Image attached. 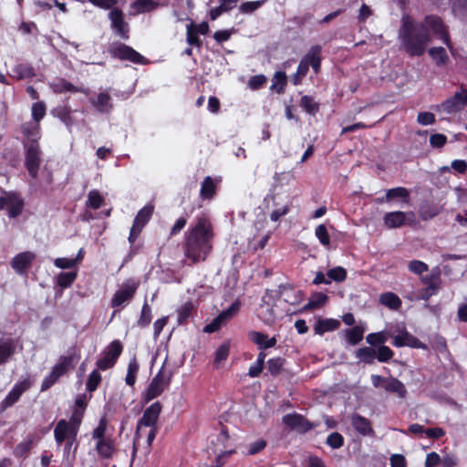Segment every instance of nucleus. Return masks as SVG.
I'll list each match as a JSON object with an SVG mask.
<instances>
[{"mask_svg": "<svg viewBox=\"0 0 467 467\" xmlns=\"http://www.w3.org/2000/svg\"><path fill=\"white\" fill-rule=\"evenodd\" d=\"M327 275L328 280L336 282H343L346 280L348 273L347 270L342 266H337L327 271Z\"/></svg>", "mask_w": 467, "mask_h": 467, "instance_id": "obj_51", "label": "nucleus"}, {"mask_svg": "<svg viewBox=\"0 0 467 467\" xmlns=\"http://www.w3.org/2000/svg\"><path fill=\"white\" fill-rule=\"evenodd\" d=\"M151 307L147 301H145L141 308L140 316L137 321L138 327L141 328L148 327L151 322Z\"/></svg>", "mask_w": 467, "mask_h": 467, "instance_id": "obj_42", "label": "nucleus"}, {"mask_svg": "<svg viewBox=\"0 0 467 467\" xmlns=\"http://www.w3.org/2000/svg\"><path fill=\"white\" fill-rule=\"evenodd\" d=\"M285 363V359L282 357L272 358L267 360L266 368L273 377H276L282 372Z\"/></svg>", "mask_w": 467, "mask_h": 467, "instance_id": "obj_37", "label": "nucleus"}, {"mask_svg": "<svg viewBox=\"0 0 467 467\" xmlns=\"http://www.w3.org/2000/svg\"><path fill=\"white\" fill-rule=\"evenodd\" d=\"M41 119H32V120L22 125V133L25 137L23 145L26 144H39L41 139L40 124Z\"/></svg>", "mask_w": 467, "mask_h": 467, "instance_id": "obj_19", "label": "nucleus"}, {"mask_svg": "<svg viewBox=\"0 0 467 467\" xmlns=\"http://www.w3.org/2000/svg\"><path fill=\"white\" fill-rule=\"evenodd\" d=\"M159 4L153 0H136L133 6L139 13H146L155 10Z\"/></svg>", "mask_w": 467, "mask_h": 467, "instance_id": "obj_49", "label": "nucleus"}, {"mask_svg": "<svg viewBox=\"0 0 467 467\" xmlns=\"http://www.w3.org/2000/svg\"><path fill=\"white\" fill-rule=\"evenodd\" d=\"M50 87L55 93H65V92L82 93V94H85L86 96H88L90 93V90L88 88H85L83 86H81V87L75 86L71 82L67 81L65 78L57 79L56 81H54L50 84Z\"/></svg>", "mask_w": 467, "mask_h": 467, "instance_id": "obj_20", "label": "nucleus"}, {"mask_svg": "<svg viewBox=\"0 0 467 467\" xmlns=\"http://www.w3.org/2000/svg\"><path fill=\"white\" fill-rule=\"evenodd\" d=\"M152 213H153V206L146 205L138 212L133 222L137 224L145 226L148 223V222L150 220Z\"/></svg>", "mask_w": 467, "mask_h": 467, "instance_id": "obj_41", "label": "nucleus"}, {"mask_svg": "<svg viewBox=\"0 0 467 467\" xmlns=\"http://www.w3.org/2000/svg\"><path fill=\"white\" fill-rule=\"evenodd\" d=\"M216 192L217 183L215 180L211 176H206L201 184L200 197L202 200L211 201L216 195Z\"/></svg>", "mask_w": 467, "mask_h": 467, "instance_id": "obj_25", "label": "nucleus"}, {"mask_svg": "<svg viewBox=\"0 0 467 467\" xmlns=\"http://www.w3.org/2000/svg\"><path fill=\"white\" fill-rule=\"evenodd\" d=\"M16 350V342L14 338L0 339V366L9 362Z\"/></svg>", "mask_w": 467, "mask_h": 467, "instance_id": "obj_22", "label": "nucleus"}, {"mask_svg": "<svg viewBox=\"0 0 467 467\" xmlns=\"http://www.w3.org/2000/svg\"><path fill=\"white\" fill-rule=\"evenodd\" d=\"M420 282L425 285L419 295V299L428 301L431 296L438 294L441 285L440 275H426L420 277Z\"/></svg>", "mask_w": 467, "mask_h": 467, "instance_id": "obj_15", "label": "nucleus"}, {"mask_svg": "<svg viewBox=\"0 0 467 467\" xmlns=\"http://www.w3.org/2000/svg\"><path fill=\"white\" fill-rule=\"evenodd\" d=\"M234 453H235V450H229L221 452L216 456L214 464H213L211 467H223L228 461L229 457Z\"/></svg>", "mask_w": 467, "mask_h": 467, "instance_id": "obj_64", "label": "nucleus"}, {"mask_svg": "<svg viewBox=\"0 0 467 467\" xmlns=\"http://www.w3.org/2000/svg\"><path fill=\"white\" fill-rule=\"evenodd\" d=\"M282 420L286 427L292 430H296L302 420V414L296 412L288 413L283 417Z\"/></svg>", "mask_w": 467, "mask_h": 467, "instance_id": "obj_52", "label": "nucleus"}, {"mask_svg": "<svg viewBox=\"0 0 467 467\" xmlns=\"http://www.w3.org/2000/svg\"><path fill=\"white\" fill-rule=\"evenodd\" d=\"M31 386L32 381L29 379H24L23 380L15 384L5 398L1 401L0 410L4 411L6 409L12 407L19 400L22 394L31 388Z\"/></svg>", "mask_w": 467, "mask_h": 467, "instance_id": "obj_13", "label": "nucleus"}, {"mask_svg": "<svg viewBox=\"0 0 467 467\" xmlns=\"http://www.w3.org/2000/svg\"><path fill=\"white\" fill-rule=\"evenodd\" d=\"M171 382V373L166 377L164 368L157 372V374L150 380L148 388L146 389L142 400L144 403H149L150 400L161 396L163 391L170 386Z\"/></svg>", "mask_w": 467, "mask_h": 467, "instance_id": "obj_6", "label": "nucleus"}, {"mask_svg": "<svg viewBox=\"0 0 467 467\" xmlns=\"http://www.w3.org/2000/svg\"><path fill=\"white\" fill-rule=\"evenodd\" d=\"M139 286V281H135L134 279L131 278L126 280L121 285V286L113 294V296L110 300V306L112 308H123L133 299Z\"/></svg>", "mask_w": 467, "mask_h": 467, "instance_id": "obj_7", "label": "nucleus"}, {"mask_svg": "<svg viewBox=\"0 0 467 467\" xmlns=\"http://www.w3.org/2000/svg\"><path fill=\"white\" fill-rule=\"evenodd\" d=\"M230 354V342L224 341L223 344L219 346V348L216 349L214 353V358H213V368H219L222 362L225 361Z\"/></svg>", "mask_w": 467, "mask_h": 467, "instance_id": "obj_31", "label": "nucleus"}, {"mask_svg": "<svg viewBox=\"0 0 467 467\" xmlns=\"http://www.w3.org/2000/svg\"><path fill=\"white\" fill-rule=\"evenodd\" d=\"M392 345L396 348L410 347L412 348L427 349V345L410 334L405 327L394 337Z\"/></svg>", "mask_w": 467, "mask_h": 467, "instance_id": "obj_16", "label": "nucleus"}, {"mask_svg": "<svg viewBox=\"0 0 467 467\" xmlns=\"http://www.w3.org/2000/svg\"><path fill=\"white\" fill-rule=\"evenodd\" d=\"M407 214L401 211L389 212L383 217L384 224L389 229L400 228L406 223Z\"/></svg>", "mask_w": 467, "mask_h": 467, "instance_id": "obj_24", "label": "nucleus"}, {"mask_svg": "<svg viewBox=\"0 0 467 467\" xmlns=\"http://www.w3.org/2000/svg\"><path fill=\"white\" fill-rule=\"evenodd\" d=\"M104 202L103 196L97 190H92L88 192L87 206L93 210L99 209Z\"/></svg>", "mask_w": 467, "mask_h": 467, "instance_id": "obj_43", "label": "nucleus"}, {"mask_svg": "<svg viewBox=\"0 0 467 467\" xmlns=\"http://www.w3.org/2000/svg\"><path fill=\"white\" fill-rule=\"evenodd\" d=\"M123 351V345L119 339H115L108 346L102 358L96 362L98 369L107 370L117 363Z\"/></svg>", "mask_w": 467, "mask_h": 467, "instance_id": "obj_11", "label": "nucleus"}, {"mask_svg": "<svg viewBox=\"0 0 467 467\" xmlns=\"http://www.w3.org/2000/svg\"><path fill=\"white\" fill-rule=\"evenodd\" d=\"M107 427L108 421L105 417H102L99 425L92 431V439L97 440V441L107 439L108 437L105 436Z\"/></svg>", "mask_w": 467, "mask_h": 467, "instance_id": "obj_54", "label": "nucleus"}, {"mask_svg": "<svg viewBox=\"0 0 467 467\" xmlns=\"http://www.w3.org/2000/svg\"><path fill=\"white\" fill-rule=\"evenodd\" d=\"M315 234L321 244H323V245L330 244V236L328 234L327 227L324 224H319L316 228Z\"/></svg>", "mask_w": 467, "mask_h": 467, "instance_id": "obj_61", "label": "nucleus"}, {"mask_svg": "<svg viewBox=\"0 0 467 467\" xmlns=\"http://www.w3.org/2000/svg\"><path fill=\"white\" fill-rule=\"evenodd\" d=\"M327 300V296L324 293H316L309 299L308 303L305 306V309H315L320 307Z\"/></svg>", "mask_w": 467, "mask_h": 467, "instance_id": "obj_47", "label": "nucleus"}, {"mask_svg": "<svg viewBox=\"0 0 467 467\" xmlns=\"http://www.w3.org/2000/svg\"><path fill=\"white\" fill-rule=\"evenodd\" d=\"M162 410L160 401L153 402L144 411L137 422L135 436L138 437L142 427H158L157 423Z\"/></svg>", "mask_w": 467, "mask_h": 467, "instance_id": "obj_12", "label": "nucleus"}, {"mask_svg": "<svg viewBox=\"0 0 467 467\" xmlns=\"http://www.w3.org/2000/svg\"><path fill=\"white\" fill-rule=\"evenodd\" d=\"M388 339L389 335L386 331L370 333L366 337V341L371 348L384 346Z\"/></svg>", "mask_w": 467, "mask_h": 467, "instance_id": "obj_38", "label": "nucleus"}, {"mask_svg": "<svg viewBox=\"0 0 467 467\" xmlns=\"http://www.w3.org/2000/svg\"><path fill=\"white\" fill-rule=\"evenodd\" d=\"M308 70H309V66L306 63V61H305L304 58L302 57V59L300 60V62L297 66L296 73L294 77V80H293L294 84L295 85L300 84L301 79L306 76Z\"/></svg>", "mask_w": 467, "mask_h": 467, "instance_id": "obj_60", "label": "nucleus"}, {"mask_svg": "<svg viewBox=\"0 0 467 467\" xmlns=\"http://www.w3.org/2000/svg\"><path fill=\"white\" fill-rule=\"evenodd\" d=\"M25 165L29 175L36 179L38 175L40 163L42 161V151L39 144H26Z\"/></svg>", "mask_w": 467, "mask_h": 467, "instance_id": "obj_10", "label": "nucleus"}, {"mask_svg": "<svg viewBox=\"0 0 467 467\" xmlns=\"http://www.w3.org/2000/svg\"><path fill=\"white\" fill-rule=\"evenodd\" d=\"M340 327V322L334 318H319L315 327L314 331L317 335H324L326 332L335 331Z\"/></svg>", "mask_w": 467, "mask_h": 467, "instance_id": "obj_28", "label": "nucleus"}, {"mask_svg": "<svg viewBox=\"0 0 467 467\" xmlns=\"http://www.w3.org/2000/svg\"><path fill=\"white\" fill-rule=\"evenodd\" d=\"M379 302L390 310H399L402 306L401 299L393 292H386L380 295Z\"/></svg>", "mask_w": 467, "mask_h": 467, "instance_id": "obj_30", "label": "nucleus"}, {"mask_svg": "<svg viewBox=\"0 0 467 467\" xmlns=\"http://www.w3.org/2000/svg\"><path fill=\"white\" fill-rule=\"evenodd\" d=\"M440 38L449 48L452 47L448 27L437 15H426L417 21L409 14H403L398 30L400 48L410 57H421L431 42V36Z\"/></svg>", "mask_w": 467, "mask_h": 467, "instance_id": "obj_1", "label": "nucleus"}, {"mask_svg": "<svg viewBox=\"0 0 467 467\" xmlns=\"http://www.w3.org/2000/svg\"><path fill=\"white\" fill-rule=\"evenodd\" d=\"M78 359L79 357H77L75 353L61 356L58 362L52 368L49 374L44 378L40 390L47 391L61 377L75 368Z\"/></svg>", "mask_w": 467, "mask_h": 467, "instance_id": "obj_3", "label": "nucleus"}, {"mask_svg": "<svg viewBox=\"0 0 467 467\" xmlns=\"http://www.w3.org/2000/svg\"><path fill=\"white\" fill-rule=\"evenodd\" d=\"M429 56L438 67L444 66L449 61L447 52L442 47H434L430 48Z\"/></svg>", "mask_w": 467, "mask_h": 467, "instance_id": "obj_34", "label": "nucleus"}, {"mask_svg": "<svg viewBox=\"0 0 467 467\" xmlns=\"http://www.w3.org/2000/svg\"><path fill=\"white\" fill-rule=\"evenodd\" d=\"M84 412L82 410L74 409L69 420H60L57 421L54 430V438L57 444L60 445L64 442L66 432H70L73 436L78 435Z\"/></svg>", "mask_w": 467, "mask_h": 467, "instance_id": "obj_4", "label": "nucleus"}, {"mask_svg": "<svg viewBox=\"0 0 467 467\" xmlns=\"http://www.w3.org/2000/svg\"><path fill=\"white\" fill-rule=\"evenodd\" d=\"M394 356V351L388 346H379L376 349V358L379 362L387 363Z\"/></svg>", "mask_w": 467, "mask_h": 467, "instance_id": "obj_48", "label": "nucleus"}, {"mask_svg": "<svg viewBox=\"0 0 467 467\" xmlns=\"http://www.w3.org/2000/svg\"><path fill=\"white\" fill-rule=\"evenodd\" d=\"M109 18L111 22V28L115 34L123 40L130 38V26L124 19V14L119 8H113L109 14Z\"/></svg>", "mask_w": 467, "mask_h": 467, "instance_id": "obj_14", "label": "nucleus"}, {"mask_svg": "<svg viewBox=\"0 0 467 467\" xmlns=\"http://www.w3.org/2000/svg\"><path fill=\"white\" fill-rule=\"evenodd\" d=\"M266 0L248 1L240 5L239 11L242 14H252L260 8Z\"/></svg>", "mask_w": 467, "mask_h": 467, "instance_id": "obj_56", "label": "nucleus"}, {"mask_svg": "<svg viewBox=\"0 0 467 467\" xmlns=\"http://www.w3.org/2000/svg\"><path fill=\"white\" fill-rule=\"evenodd\" d=\"M78 277L77 271L61 272L57 276V285L63 289L69 288Z\"/></svg>", "mask_w": 467, "mask_h": 467, "instance_id": "obj_36", "label": "nucleus"}, {"mask_svg": "<svg viewBox=\"0 0 467 467\" xmlns=\"http://www.w3.org/2000/svg\"><path fill=\"white\" fill-rule=\"evenodd\" d=\"M90 105L101 114H109L113 109L112 98L107 90L88 98Z\"/></svg>", "mask_w": 467, "mask_h": 467, "instance_id": "obj_18", "label": "nucleus"}, {"mask_svg": "<svg viewBox=\"0 0 467 467\" xmlns=\"http://www.w3.org/2000/svg\"><path fill=\"white\" fill-rule=\"evenodd\" d=\"M447 142V137L441 133H435L430 137V143L432 148L441 149Z\"/></svg>", "mask_w": 467, "mask_h": 467, "instance_id": "obj_63", "label": "nucleus"}, {"mask_svg": "<svg viewBox=\"0 0 467 467\" xmlns=\"http://www.w3.org/2000/svg\"><path fill=\"white\" fill-rule=\"evenodd\" d=\"M439 214V209L433 205H421L420 208V218L424 221L431 220Z\"/></svg>", "mask_w": 467, "mask_h": 467, "instance_id": "obj_58", "label": "nucleus"}, {"mask_svg": "<svg viewBox=\"0 0 467 467\" xmlns=\"http://www.w3.org/2000/svg\"><path fill=\"white\" fill-rule=\"evenodd\" d=\"M452 12L461 18L467 17V0H455L451 6Z\"/></svg>", "mask_w": 467, "mask_h": 467, "instance_id": "obj_59", "label": "nucleus"}, {"mask_svg": "<svg viewBox=\"0 0 467 467\" xmlns=\"http://www.w3.org/2000/svg\"><path fill=\"white\" fill-rule=\"evenodd\" d=\"M140 369V365L137 360L136 356H133V358H130L129 364H128V369H127V375L125 378L126 384L133 387L136 383L137 379V374Z\"/></svg>", "mask_w": 467, "mask_h": 467, "instance_id": "obj_35", "label": "nucleus"}, {"mask_svg": "<svg viewBox=\"0 0 467 467\" xmlns=\"http://www.w3.org/2000/svg\"><path fill=\"white\" fill-rule=\"evenodd\" d=\"M364 328L360 326L353 327L346 331V337L350 345H357L363 339Z\"/></svg>", "mask_w": 467, "mask_h": 467, "instance_id": "obj_40", "label": "nucleus"}, {"mask_svg": "<svg viewBox=\"0 0 467 467\" xmlns=\"http://www.w3.org/2000/svg\"><path fill=\"white\" fill-rule=\"evenodd\" d=\"M463 109H467V89L462 87L452 97L436 106L438 112L448 114L456 113Z\"/></svg>", "mask_w": 467, "mask_h": 467, "instance_id": "obj_9", "label": "nucleus"}, {"mask_svg": "<svg viewBox=\"0 0 467 467\" xmlns=\"http://www.w3.org/2000/svg\"><path fill=\"white\" fill-rule=\"evenodd\" d=\"M383 389L389 393L396 394L400 399L406 398L408 392L405 385L399 379L394 377H389Z\"/></svg>", "mask_w": 467, "mask_h": 467, "instance_id": "obj_26", "label": "nucleus"}, {"mask_svg": "<svg viewBox=\"0 0 467 467\" xmlns=\"http://www.w3.org/2000/svg\"><path fill=\"white\" fill-rule=\"evenodd\" d=\"M95 449L102 459H109L112 457L115 451L114 441L110 437L99 441L96 443Z\"/></svg>", "mask_w": 467, "mask_h": 467, "instance_id": "obj_29", "label": "nucleus"}, {"mask_svg": "<svg viewBox=\"0 0 467 467\" xmlns=\"http://www.w3.org/2000/svg\"><path fill=\"white\" fill-rule=\"evenodd\" d=\"M344 437L337 431L330 433L326 441V443L332 449H339L344 445Z\"/></svg>", "mask_w": 467, "mask_h": 467, "instance_id": "obj_57", "label": "nucleus"}, {"mask_svg": "<svg viewBox=\"0 0 467 467\" xmlns=\"http://www.w3.org/2000/svg\"><path fill=\"white\" fill-rule=\"evenodd\" d=\"M240 306V302L235 300L227 309L222 311L218 317L226 324L238 313Z\"/></svg>", "mask_w": 467, "mask_h": 467, "instance_id": "obj_46", "label": "nucleus"}, {"mask_svg": "<svg viewBox=\"0 0 467 467\" xmlns=\"http://www.w3.org/2000/svg\"><path fill=\"white\" fill-rule=\"evenodd\" d=\"M33 443L34 440L32 437H28L26 441L18 443L14 450L15 456L18 458L26 457L31 450Z\"/></svg>", "mask_w": 467, "mask_h": 467, "instance_id": "obj_44", "label": "nucleus"}, {"mask_svg": "<svg viewBox=\"0 0 467 467\" xmlns=\"http://www.w3.org/2000/svg\"><path fill=\"white\" fill-rule=\"evenodd\" d=\"M300 107L306 113L315 116L319 111V103L312 96L304 95L300 99Z\"/></svg>", "mask_w": 467, "mask_h": 467, "instance_id": "obj_32", "label": "nucleus"}, {"mask_svg": "<svg viewBox=\"0 0 467 467\" xmlns=\"http://www.w3.org/2000/svg\"><path fill=\"white\" fill-rule=\"evenodd\" d=\"M248 338L257 346L259 350L267 349L268 336L266 334L253 330L248 333Z\"/></svg>", "mask_w": 467, "mask_h": 467, "instance_id": "obj_39", "label": "nucleus"}, {"mask_svg": "<svg viewBox=\"0 0 467 467\" xmlns=\"http://www.w3.org/2000/svg\"><path fill=\"white\" fill-rule=\"evenodd\" d=\"M14 73L18 79L29 78L35 76L33 67L26 64H18L16 66Z\"/></svg>", "mask_w": 467, "mask_h": 467, "instance_id": "obj_50", "label": "nucleus"}, {"mask_svg": "<svg viewBox=\"0 0 467 467\" xmlns=\"http://www.w3.org/2000/svg\"><path fill=\"white\" fill-rule=\"evenodd\" d=\"M3 194L0 196V212L6 209L9 218L18 217L25 207V202L20 194L16 192L7 191H3Z\"/></svg>", "mask_w": 467, "mask_h": 467, "instance_id": "obj_8", "label": "nucleus"}, {"mask_svg": "<svg viewBox=\"0 0 467 467\" xmlns=\"http://www.w3.org/2000/svg\"><path fill=\"white\" fill-rule=\"evenodd\" d=\"M193 310V305L192 302H186L178 309L177 321L179 325H183L188 322V319L192 316Z\"/></svg>", "mask_w": 467, "mask_h": 467, "instance_id": "obj_45", "label": "nucleus"}, {"mask_svg": "<svg viewBox=\"0 0 467 467\" xmlns=\"http://www.w3.org/2000/svg\"><path fill=\"white\" fill-rule=\"evenodd\" d=\"M101 382V375L99 372L98 369H94L88 376L87 383H86V389L89 392L95 391L99 383Z\"/></svg>", "mask_w": 467, "mask_h": 467, "instance_id": "obj_55", "label": "nucleus"}, {"mask_svg": "<svg viewBox=\"0 0 467 467\" xmlns=\"http://www.w3.org/2000/svg\"><path fill=\"white\" fill-rule=\"evenodd\" d=\"M351 425L359 434L363 436L374 435V430L369 420L359 414L355 413L352 415Z\"/></svg>", "mask_w": 467, "mask_h": 467, "instance_id": "obj_23", "label": "nucleus"}, {"mask_svg": "<svg viewBox=\"0 0 467 467\" xmlns=\"http://www.w3.org/2000/svg\"><path fill=\"white\" fill-rule=\"evenodd\" d=\"M198 35L199 33L195 31L193 23H191L187 26V43L190 46H194L200 48L202 45V42Z\"/></svg>", "mask_w": 467, "mask_h": 467, "instance_id": "obj_53", "label": "nucleus"}, {"mask_svg": "<svg viewBox=\"0 0 467 467\" xmlns=\"http://www.w3.org/2000/svg\"><path fill=\"white\" fill-rule=\"evenodd\" d=\"M408 268L411 273L416 275H422L429 270L428 265L420 260H411L409 263Z\"/></svg>", "mask_w": 467, "mask_h": 467, "instance_id": "obj_62", "label": "nucleus"}, {"mask_svg": "<svg viewBox=\"0 0 467 467\" xmlns=\"http://www.w3.org/2000/svg\"><path fill=\"white\" fill-rule=\"evenodd\" d=\"M35 259V253L30 251L21 252L13 257L10 265L16 274L26 275Z\"/></svg>", "mask_w": 467, "mask_h": 467, "instance_id": "obj_17", "label": "nucleus"}, {"mask_svg": "<svg viewBox=\"0 0 467 467\" xmlns=\"http://www.w3.org/2000/svg\"><path fill=\"white\" fill-rule=\"evenodd\" d=\"M355 356L360 362L370 365L376 359V349L371 347H362L356 351Z\"/></svg>", "mask_w": 467, "mask_h": 467, "instance_id": "obj_33", "label": "nucleus"}, {"mask_svg": "<svg viewBox=\"0 0 467 467\" xmlns=\"http://www.w3.org/2000/svg\"><path fill=\"white\" fill-rule=\"evenodd\" d=\"M385 200H389V202L396 200H400L402 203L409 204L410 191L407 188L401 186L389 189L385 193Z\"/></svg>", "mask_w": 467, "mask_h": 467, "instance_id": "obj_27", "label": "nucleus"}, {"mask_svg": "<svg viewBox=\"0 0 467 467\" xmlns=\"http://www.w3.org/2000/svg\"><path fill=\"white\" fill-rule=\"evenodd\" d=\"M322 47L320 45L312 46L306 54L303 57L309 67H311L316 74H318L321 69L322 62Z\"/></svg>", "mask_w": 467, "mask_h": 467, "instance_id": "obj_21", "label": "nucleus"}, {"mask_svg": "<svg viewBox=\"0 0 467 467\" xmlns=\"http://www.w3.org/2000/svg\"><path fill=\"white\" fill-rule=\"evenodd\" d=\"M215 237L213 223L205 213L195 217L184 233L182 249L192 265L204 262L213 248Z\"/></svg>", "mask_w": 467, "mask_h": 467, "instance_id": "obj_2", "label": "nucleus"}, {"mask_svg": "<svg viewBox=\"0 0 467 467\" xmlns=\"http://www.w3.org/2000/svg\"><path fill=\"white\" fill-rule=\"evenodd\" d=\"M109 54L120 61H129L138 65L149 64V59L136 51L132 47L121 42H114L108 47Z\"/></svg>", "mask_w": 467, "mask_h": 467, "instance_id": "obj_5", "label": "nucleus"}]
</instances>
